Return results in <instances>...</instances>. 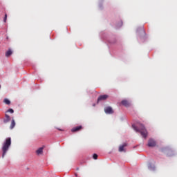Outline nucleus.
<instances>
[{
	"label": "nucleus",
	"mask_w": 177,
	"mask_h": 177,
	"mask_svg": "<svg viewBox=\"0 0 177 177\" xmlns=\"http://www.w3.org/2000/svg\"><path fill=\"white\" fill-rule=\"evenodd\" d=\"M132 127L136 132H140L142 138H145V139L147 138V130H146L143 124H139L138 127L133 124Z\"/></svg>",
	"instance_id": "nucleus-1"
},
{
	"label": "nucleus",
	"mask_w": 177,
	"mask_h": 177,
	"mask_svg": "<svg viewBox=\"0 0 177 177\" xmlns=\"http://www.w3.org/2000/svg\"><path fill=\"white\" fill-rule=\"evenodd\" d=\"M12 145V138H7L5 140V142L3 143L2 146V157H5L6 156V153H8V151L9 150V148Z\"/></svg>",
	"instance_id": "nucleus-2"
},
{
	"label": "nucleus",
	"mask_w": 177,
	"mask_h": 177,
	"mask_svg": "<svg viewBox=\"0 0 177 177\" xmlns=\"http://www.w3.org/2000/svg\"><path fill=\"white\" fill-rule=\"evenodd\" d=\"M156 145H157V142H156V140H154V139L151 138L148 140V144H147L148 147H156Z\"/></svg>",
	"instance_id": "nucleus-3"
},
{
	"label": "nucleus",
	"mask_w": 177,
	"mask_h": 177,
	"mask_svg": "<svg viewBox=\"0 0 177 177\" xmlns=\"http://www.w3.org/2000/svg\"><path fill=\"white\" fill-rule=\"evenodd\" d=\"M109 98V96L107 95H100L97 98V103H99V102H102V100H106Z\"/></svg>",
	"instance_id": "nucleus-4"
},
{
	"label": "nucleus",
	"mask_w": 177,
	"mask_h": 177,
	"mask_svg": "<svg viewBox=\"0 0 177 177\" xmlns=\"http://www.w3.org/2000/svg\"><path fill=\"white\" fill-rule=\"evenodd\" d=\"M104 112L106 113V114H113V113H114V111H113V108H111V106H106V108H104Z\"/></svg>",
	"instance_id": "nucleus-5"
},
{
	"label": "nucleus",
	"mask_w": 177,
	"mask_h": 177,
	"mask_svg": "<svg viewBox=\"0 0 177 177\" xmlns=\"http://www.w3.org/2000/svg\"><path fill=\"white\" fill-rule=\"evenodd\" d=\"M121 104L122 106H124V107H129V106H131V102H129V101L127 100H122Z\"/></svg>",
	"instance_id": "nucleus-6"
},
{
	"label": "nucleus",
	"mask_w": 177,
	"mask_h": 177,
	"mask_svg": "<svg viewBox=\"0 0 177 177\" xmlns=\"http://www.w3.org/2000/svg\"><path fill=\"white\" fill-rule=\"evenodd\" d=\"M10 121V116L8 115L7 113L5 114V118L3 119V123L4 124H8Z\"/></svg>",
	"instance_id": "nucleus-7"
},
{
	"label": "nucleus",
	"mask_w": 177,
	"mask_h": 177,
	"mask_svg": "<svg viewBox=\"0 0 177 177\" xmlns=\"http://www.w3.org/2000/svg\"><path fill=\"white\" fill-rule=\"evenodd\" d=\"M81 129H82V126H77V127H73L71 129V131L72 132H78L79 131H81Z\"/></svg>",
	"instance_id": "nucleus-8"
},
{
	"label": "nucleus",
	"mask_w": 177,
	"mask_h": 177,
	"mask_svg": "<svg viewBox=\"0 0 177 177\" xmlns=\"http://www.w3.org/2000/svg\"><path fill=\"white\" fill-rule=\"evenodd\" d=\"M13 53V51L12 49L9 48L7 52H6V57H10V56H12V54Z\"/></svg>",
	"instance_id": "nucleus-9"
},
{
	"label": "nucleus",
	"mask_w": 177,
	"mask_h": 177,
	"mask_svg": "<svg viewBox=\"0 0 177 177\" xmlns=\"http://www.w3.org/2000/svg\"><path fill=\"white\" fill-rule=\"evenodd\" d=\"M127 146H128L127 143H124L122 145H120L119 147V151L120 152L124 151V147H127Z\"/></svg>",
	"instance_id": "nucleus-10"
},
{
	"label": "nucleus",
	"mask_w": 177,
	"mask_h": 177,
	"mask_svg": "<svg viewBox=\"0 0 177 177\" xmlns=\"http://www.w3.org/2000/svg\"><path fill=\"white\" fill-rule=\"evenodd\" d=\"M15 127H16V122L15 121V119H12L10 126V129H13Z\"/></svg>",
	"instance_id": "nucleus-11"
},
{
	"label": "nucleus",
	"mask_w": 177,
	"mask_h": 177,
	"mask_svg": "<svg viewBox=\"0 0 177 177\" xmlns=\"http://www.w3.org/2000/svg\"><path fill=\"white\" fill-rule=\"evenodd\" d=\"M36 153L38 156H39L40 154H42V153H44V147H40L39 148L37 151Z\"/></svg>",
	"instance_id": "nucleus-12"
},
{
	"label": "nucleus",
	"mask_w": 177,
	"mask_h": 177,
	"mask_svg": "<svg viewBox=\"0 0 177 177\" xmlns=\"http://www.w3.org/2000/svg\"><path fill=\"white\" fill-rule=\"evenodd\" d=\"M3 103H5V104L9 105L10 104V100H9L8 98H5L3 100Z\"/></svg>",
	"instance_id": "nucleus-13"
},
{
	"label": "nucleus",
	"mask_w": 177,
	"mask_h": 177,
	"mask_svg": "<svg viewBox=\"0 0 177 177\" xmlns=\"http://www.w3.org/2000/svg\"><path fill=\"white\" fill-rule=\"evenodd\" d=\"M6 113H10L11 114H13L15 113V111L12 109H10L8 110H7Z\"/></svg>",
	"instance_id": "nucleus-14"
},
{
	"label": "nucleus",
	"mask_w": 177,
	"mask_h": 177,
	"mask_svg": "<svg viewBox=\"0 0 177 177\" xmlns=\"http://www.w3.org/2000/svg\"><path fill=\"white\" fill-rule=\"evenodd\" d=\"M93 158L94 160H97V154L94 153V154L93 155Z\"/></svg>",
	"instance_id": "nucleus-15"
},
{
	"label": "nucleus",
	"mask_w": 177,
	"mask_h": 177,
	"mask_svg": "<svg viewBox=\"0 0 177 177\" xmlns=\"http://www.w3.org/2000/svg\"><path fill=\"white\" fill-rule=\"evenodd\" d=\"M7 19H8V15H7V14H5L4 19H3L4 23H6Z\"/></svg>",
	"instance_id": "nucleus-16"
},
{
	"label": "nucleus",
	"mask_w": 177,
	"mask_h": 177,
	"mask_svg": "<svg viewBox=\"0 0 177 177\" xmlns=\"http://www.w3.org/2000/svg\"><path fill=\"white\" fill-rule=\"evenodd\" d=\"M149 169H154V167H151V165H149Z\"/></svg>",
	"instance_id": "nucleus-17"
},
{
	"label": "nucleus",
	"mask_w": 177,
	"mask_h": 177,
	"mask_svg": "<svg viewBox=\"0 0 177 177\" xmlns=\"http://www.w3.org/2000/svg\"><path fill=\"white\" fill-rule=\"evenodd\" d=\"M59 129V131H62V129Z\"/></svg>",
	"instance_id": "nucleus-18"
},
{
	"label": "nucleus",
	"mask_w": 177,
	"mask_h": 177,
	"mask_svg": "<svg viewBox=\"0 0 177 177\" xmlns=\"http://www.w3.org/2000/svg\"><path fill=\"white\" fill-rule=\"evenodd\" d=\"M75 176H78V175H77V174H75Z\"/></svg>",
	"instance_id": "nucleus-19"
}]
</instances>
